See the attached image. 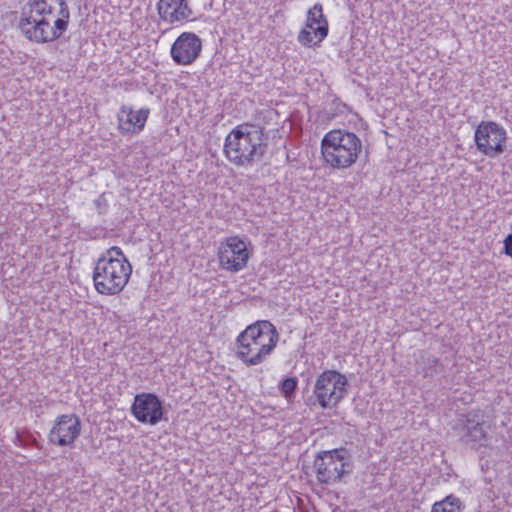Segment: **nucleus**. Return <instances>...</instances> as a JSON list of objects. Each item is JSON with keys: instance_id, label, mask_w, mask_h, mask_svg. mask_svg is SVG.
<instances>
[{"instance_id": "obj_1", "label": "nucleus", "mask_w": 512, "mask_h": 512, "mask_svg": "<svg viewBox=\"0 0 512 512\" xmlns=\"http://www.w3.org/2000/svg\"><path fill=\"white\" fill-rule=\"evenodd\" d=\"M268 143L264 128L242 123L232 129L225 138L223 152L238 167L249 168L263 161Z\"/></svg>"}, {"instance_id": "obj_2", "label": "nucleus", "mask_w": 512, "mask_h": 512, "mask_svg": "<svg viewBox=\"0 0 512 512\" xmlns=\"http://www.w3.org/2000/svg\"><path fill=\"white\" fill-rule=\"evenodd\" d=\"M279 341L276 327L268 320H258L246 327L236 339V356L247 366L261 364Z\"/></svg>"}, {"instance_id": "obj_3", "label": "nucleus", "mask_w": 512, "mask_h": 512, "mask_svg": "<svg viewBox=\"0 0 512 512\" xmlns=\"http://www.w3.org/2000/svg\"><path fill=\"white\" fill-rule=\"evenodd\" d=\"M132 274V265L122 249L112 246L98 258L93 270L96 291L102 295H116L123 291Z\"/></svg>"}, {"instance_id": "obj_4", "label": "nucleus", "mask_w": 512, "mask_h": 512, "mask_svg": "<svg viewBox=\"0 0 512 512\" xmlns=\"http://www.w3.org/2000/svg\"><path fill=\"white\" fill-rule=\"evenodd\" d=\"M362 151V141L353 132L334 129L321 140V153L327 165L334 169H347L356 163Z\"/></svg>"}, {"instance_id": "obj_5", "label": "nucleus", "mask_w": 512, "mask_h": 512, "mask_svg": "<svg viewBox=\"0 0 512 512\" xmlns=\"http://www.w3.org/2000/svg\"><path fill=\"white\" fill-rule=\"evenodd\" d=\"M353 468L352 454L345 447L320 451L313 461L316 479L323 485L340 482L344 475L352 473Z\"/></svg>"}, {"instance_id": "obj_6", "label": "nucleus", "mask_w": 512, "mask_h": 512, "mask_svg": "<svg viewBox=\"0 0 512 512\" xmlns=\"http://www.w3.org/2000/svg\"><path fill=\"white\" fill-rule=\"evenodd\" d=\"M347 377L337 370H325L315 381L313 395L306 400L310 407L318 404L323 410L336 408L347 393Z\"/></svg>"}, {"instance_id": "obj_7", "label": "nucleus", "mask_w": 512, "mask_h": 512, "mask_svg": "<svg viewBox=\"0 0 512 512\" xmlns=\"http://www.w3.org/2000/svg\"><path fill=\"white\" fill-rule=\"evenodd\" d=\"M59 5V18L54 21L51 26L46 18H41L38 22H34V26H30V21H26L30 41L44 44L57 40L63 32L68 28L70 19V10L65 0H55Z\"/></svg>"}, {"instance_id": "obj_8", "label": "nucleus", "mask_w": 512, "mask_h": 512, "mask_svg": "<svg viewBox=\"0 0 512 512\" xmlns=\"http://www.w3.org/2000/svg\"><path fill=\"white\" fill-rule=\"evenodd\" d=\"M506 130L494 121H482L475 129L474 141L479 152L494 158L505 150Z\"/></svg>"}, {"instance_id": "obj_9", "label": "nucleus", "mask_w": 512, "mask_h": 512, "mask_svg": "<svg viewBox=\"0 0 512 512\" xmlns=\"http://www.w3.org/2000/svg\"><path fill=\"white\" fill-rule=\"evenodd\" d=\"M489 429L490 425L485 421L481 411H470L461 421L460 441L474 450L488 447L491 441Z\"/></svg>"}, {"instance_id": "obj_10", "label": "nucleus", "mask_w": 512, "mask_h": 512, "mask_svg": "<svg viewBox=\"0 0 512 512\" xmlns=\"http://www.w3.org/2000/svg\"><path fill=\"white\" fill-rule=\"evenodd\" d=\"M131 413L140 423L156 425L163 419V403L154 393L135 395Z\"/></svg>"}, {"instance_id": "obj_11", "label": "nucleus", "mask_w": 512, "mask_h": 512, "mask_svg": "<svg viewBox=\"0 0 512 512\" xmlns=\"http://www.w3.org/2000/svg\"><path fill=\"white\" fill-rule=\"evenodd\" d=\"M202 51V40L193 32L180 34L170 49L172 60L177 65H191L200 56Z\"/></svg>"}, {"instance_id": "obj_12", "label": "nucleus", "mask_w": 512, "mask_h": 512, "mask_svg": "<svg viewBox=\"0 0 512 512\" xmlns=\"http://www.w3.org/2000/svg\"><path fill=\"white\" fill-rule=\"evenodd\" d=\"M218 257L223 269L238 272L246 267L249 253L244 241L238 237H230L220 246Z\"/></svg>"}, {"instance_id": "obj_13", "label": "nucleus", "mask_w": 512, "mask_h": 512, "mask_svg": "<svg viewBox=\"0 0 512 512\" xmlns=\"http://www.w3.org/2000/svg\"><path fill=\"white\" fill-rule=\"evenodd\" d=\"M81 422L75 414H64L56 418L48 439L53 445L71 446L80 436Z\"/></svg>"}, {"instance_id": "obj_14", "label": "nucleus", "mask_w": 512, "mask_h": 512, "mask_svg": "<svg viewBox=\"0 0 512 512\" xmlns=\"http://www.w3.org/2000/svg\"><path fill=\"white\" fill-rule=\"evenodd\" d=\"M149 114V108L134 111L131 107L123 105L118 112L119 131L123 135L139 134L144 129Z\"/></svg>"}, {"instance_id": "obj_15", "label": "nucleus", "mask_w": 512, "mask_h": 512, "mask_svg": "<svg viewBox=\"0 0 512 512\" xmlns=\"http://www.w3.org/2000/svg\"><path fill=\"white\" fill-rule=\"evenodd\" d=\"M415 373L424 384L432 385L437 377L444 375L445 366L438 357L427 351H420L415 360Z\"/></svg>"}, {"instance_id": "obj_16", "label": "nucleus", "mask_w": 512, "mask_h": 512, "mask_svg": "<svg viewBox=\"0 0 512 512\" xmlns=\"http://www.w3.org/2000/svg\"><path fill=\"white\" fill-rule=\"evenodd\" d=\"M53 7L47 0H28L26 5L22 8L21 16L19 19L18 27L22 34L30 41L29 31L25 20H29L30 26H34V22H38L41 18H46L51 15Z\"/></svg>"}, {"instance_id": "obj_17", "label": "nucleus", "mask_w": 512, "mask_h": 512, "mask_svg": "<svg viewBox=\"0 0 512 512\" xmlns=\"http://www.w3.org/2000/svg\"><path fill=\"white\" fill-rule=\"evenodd\" d=\"M157 11L161 20L169 24L182 22L192 14L187 0H159Z\"/></svg>"}, {"instance_id": "obj_18", "label": "nucleus", "mask_w": 512, "mask_h": 512, "mask_svg": "<svg viewBox=\"0 0 512 512\" xmlns=\"http://www.w3.org/2000/svg\"><path fill=\"white\" fill-rule=\"evenodd\" d=\"M306 27L313 30V34L317 39L314 45H319L327 37L329 25L327 18L323 14L322 4L316 3L308 10Z\"/></svg>"}, {"instance_id": "obj_19", "label": "nucleus", "mask_w": 512, "mask_h": 512, "mask_svg": "<svg viewBox=\"0 0 512 512\" xmlns=\"http://www.w3.org/2000/svg\"><path fill=\"white\" fill-rule=\"evenodd\" d=\"M462 509L461 500L449 495L442 501L434 503L431 512H462Z\"/></svg>"}, {"instance_id": "obj_20", "label": "nucleus", "mask_w": 512, "mask_h": 512, "mask_svg": "<svg viewBox=\"0 0 512 512\" xmlns=\"http://www.w3.org/2000/svg\"><path fill=\"white\" fill-rule=\"evenodd\" d=\"M298 387V380L296 377H288L285 378L279 385V390L281 394L287 400H291L294 398L295 392Z\"/></svg>"}, {"instance_id": "obj_21", "label": "nucleus", "mask_w": 512, "mask_h": 512, "mask_svg": "<svg viewBox=\"0 0 512 512\" xmlns=\"http://www.w3.org/2000/svg\"><path fill=\"white\" fill-rule=\"evenodd\" d=\"M13 442L15 445L20 446V447H25V446L38 447V442H37L36 438L28 432L25 434L17 432Z\"/></svg>"}, {"instance_id": "obj_22", "label": "nucleus", "mask_w": 512, "mask_h": 512, "mask_svg": "<svg viewBox=\"0 0 512 512\" xmlns=\"http://www.w3.org/2000/svg\"><path fill=\"white\" fill-rule=\"evenodd\" d=\"M315 35L313 34V31H309L307 29H302L300 30L298 36H297V40L300 44H302L303 46H306V47H312V46H315V42L314 39H315Z\"/></svg>"}, {"instance_id": "obj_23", "label": "nucleus", "mask_w": 512, "mask_h": 512, "mask_svg": "<svg viewBox=\"0 0 512 512\" xmlns=\"http://www.w3.org/2000/svg\"><path fill=\"white\" fill-rule=\"evenodd\" d=\"M94 204L99 212V214H104L107 211L108 203L105 199V195H100L96 200H94Z\"/></svg>"}, {"instance_id": "obj_24", "label": "nucleus", "mask_w": 512, "mask_h": 512, "mask_svg": "<svg viewBox=\"0 0 512 512\" xmlns=\"http://www.w3.org/2000/svg\"><path fill=\"white\" fill-rule=\"evenodd\" d=\"M273 512H279V511L275 510V511H273Z\"/></svg>"}]
</instances>
